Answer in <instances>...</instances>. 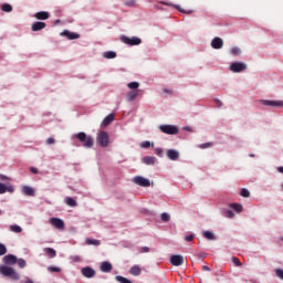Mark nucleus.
Listing matches in <instances>:
<instances>
[{
  "mask_svg": "<svg viewBox=\"0 0 283 283\" xmlns=\"http://www.w3.org/2000/svg\"><path fill=\"white\" fill-rule=\"evenodd\" d=\"M0 275H3V277H10L13 282L21 280V275L18 274L13 268L8 265H0Z\"/></svg>",
  "mask_w": 283,
  "mask_h": 283,
  "instance_id": "obj_1",
  "label": "nucleus"
},
{
  "mask_svg": "<svg viewBox=\"0 0 283 283\" xmlns=\"http://www.w3.org/2000/svg\"><path fill=\"white\" fill-rule=\"evenodd\" d=\"M73 138H77L86 149H92V147H94V138L92 136H87L84 132L77 133Z\"/></svg>",
  "mask_w": 283,
  "mask_h": 283,
  "instance_id": "obj_2",
  "label": "nucleus"
},
{
  "mask_svg": "<svg viewBox=\"0 0 283 283\" xmlns=\"http://www.w3.org/2000/svg\"><path fill=\"white\" fill-rule=\"evenodd\" d=\"M96 140H97L99 147H108L109 146V135L105 130H102L97 134Z\"/></svg>",
  "mask_w": 283,
  "mask_h": 283,
  "instance_id": "obj_3",
  "label": "nucleus"
},
{
  "mask_svg": "<svg viewBox=\"0 0 283 283\" xmlns=\"http://www.w3.org/2000/svg\"><path fill=\"white\" fill-rule=\"evenodd\" d=\"M247 63L244 62H232L230 64V72H233L234 74H240V72H247Z\"/></svg>",
  "mask_w": 283,
  "mask_h": 283,
  "instance_id": "obj_4",
  "label": "nucleus"
},
{
  "mask_svg": "<svg viewBox=\"0 0 283 283\" xmlns=\"http://www.w3.org/2000/svg\"><path fill=\"white\" fill-rule=\"evenodd\" d=\"M120 41L126 45H140V43H143V40H140L138 36L129 38L127 35H122Z\"/></svg>",
  "mask_w": 283,
  "mask_h": 283,
  "instance_id": "obj_5",
  "label": "nucleus"
},
{
  "mask_svg": "<svg viewBox=\"0 0 283 283\" xmlns=\"http://www.w3.org/2000/svg\"><path fill=\"white\" fill-rule=\"evenodd\" d=\"M159 129L163 134H168L169 136H176L179 132L175 125H161L159 126Z\"/></svg>",
  "mask_w": 283,
  "mask_h": 283,
  "instance_id": "obj_6",
  "label": "nucleus"
},
{
  "mask_svg": "<svg viewBox=\"0 0 283 283\" xmlns=\"http://www.w3.org/2000/svg\"><path fill=\"white\" fill-rule=\"evenodd\" d=\"M132 182L138 185V187H151V181L143 176H136L132 179Z\"/></svg>",
  "mask_w": 283,
  "mask_h": 283,
  "instance_id": "obj_7",
  "label": "nucleus"
},
{
  "mask_svg": "<svg viewBox=\"0 0 283 283\" xmlns=\"http://www.w3.org/2000/svg\"><path fill=\"white\" fill-rule=\"evenodd\" d=\"M170 263L172 266H182V264H185V256L180 254H174L170 258Z\"/></svg>",
  "mask_w": 283,
  "mask_h": 283,
  "instance_id": "obj_8",
  "label": "nucleus"
},
{
  "mask_svg": "<svg viewBox=\"0 0 283 283\" xmlns=\"http://www.w3.org/2000/svg\"><path fill=\"white\" fill-rule=\"evenodd\" d=\"M166 156L169 160H172V161L180 160V151L176 149H168L166 151Z\"/></svg>",
  "mask_w": 283,
  "mask_h": 283,
  "instance_id": "obj_9",
  "label": "nucleus"
},
{
  "mask_svg": "<svg viewBox=\"0 0 283 283\" xmlns=\"http://www.w3.org/2000/svg\"><path fill=\"white\" fill-rule=\"evenodd\" d=\"M262 105H265L266 107H283L282 101H271V99H262Z\"/></svg>",
  "mask_w": 283,
  "mask_h": 283,
  "instance_id": "obj_10",
  "label": "nucleus"
},
{
  "mask_svg": "<svg viewBox=\"0 0 283 283\" xmlns=\"http://www.w3.org/2000/svg\"><path fill=\"white\" fill-rule=\"evenodd\" d=\"M81 273L84 277L87 279H92L96 275V271L90 266L82 268Z\"/></svg>",
  "mask_w": 283,
  "mask_h": 283,
  "instance_id": "obj_11",
  "label": "nucleus"
},
{
  "mask_svg": "<svg viewBox=\"0 0 283 283\" xmlns=\"http://www.w3.org/2000/svg\"><path fill=\"white\" fill-rule=\"evenodd\" d=\"M224 46V41L221 38H214L211 41V48L213 50H222V48Z\"/></svg>",
  "mask_w": 283,
  "mask_h": 283,
  "instance_id": "obj_12",
  "label": "nucleus"
},
{
  "mask_svg": "<svg viewBox=\"0 0 283 283\" xmlns=\"http://www.w3.org/2000/svg\"><path fill=\"white\" fill-rule=\"evenodd\" d=\"M2 260H3L4 264H7L8 266H12V265L17 264V262H18V259L14 254L4 255Z\"/></svg>",
  "mask_w": 283,
  "mask_h": 283,
  "instance_id": "obj_13",
  "label": "nucleus"
},
{
  "mask_svg": "<svg viewBox=\"0 0 283 283\" xmlns=\"http://www.w3.org/2000/svg\"><path fill=\"white\" fill-rule=\"evenodd\" d=\"M50 224H52V227H55V229H64L65 227V222H63V220L60 218H51Z\"/></svg>",
  "mask_w": 283,
  "mask_h": 283,
  "instance_id": "obj_14",
  "label": "nucleus"
},
{
  "mask_svg": "<svg viewBox=\"0 0 283 283\" xmlns=\"http://www.w3.org/2000/svg\"><path fill=\"white\" fill-rule=\"evenodd\" d=\"M7 191L9 193H14V187H12V185L6 186V184L0 182V195L7 193Z\"/></svg>",
  "mask_w": 283,
  "mask_h": 283,
  "instance_id": "obj_15",
  "label": "nucleus"
},
{
  "mask_svg": "<svg viewBox=\"0 0 283 283\" xmlns=\"http://www.w3.org/2000/svg\"><path fill=\"white\" fill-rule=\"evenodd\" d=\"M112 263L109 261H104L101 263V271L102 273H112Z\"/></svg>",
  "mask_w": 283,
  "mask_h": 283,
  "instance_id": "obj_16",
  "label": "nucleus"
},
{
  "mask_svg": "<svg viewBox=\"0 0 283 283\" xmlns=\"http://www.w3.org/2000/svg\"><path fill=\"white\" fill-rule=\"evenodd\" d=\"M62 36H67L70 39V41H74V39H80L81 35L78 33H74V32H70L67 30H64L61 33Z\"/></svg>",
  "mask_w": 283,
  "mask_h": 283,
  "instance_id": "obj_17",
  "label": "nucleus"
},
{
  "mask_svg": "<svg viewBox=\"0 0 283 283\" xmlns=\"http://www.w3.org/2000/svg\"><path fill=\"white\" fill-rule=\"evenodd\" d=\"M35 19H39L41 21H45L50 19V13L46 11H40L34 14Z\"/></svg>",
  "mask_w": 283,
  "mask_h": 283,
  "instance_id": "obj_18",
  "label": "nucleus"
},
{
  "mask_svg": "<svg viewBox=\"0 0 283 283\" xmlns=\"http://www.w3.org/2000/svg\"><path fill=\"white\" fill-rule=\"evenodd\" d=\"M21 192L23 193V196H34V188L30 186H23L21 188Z\"/></svg>",
  "mask_w": 283,
  "mask_h": 283,
  "instance_id": "obj_19",
  "label": "nucleus"
},
{
  "mask_svg": "<svg viewBox=\"0 0 283 283\" xmlns=\"http://www.w3.org/2000/svg\"><path fill=\"white\" fill-rule=\"evenodd\" d=\"M114 122V114H109L107 115L103 122H102V127H107L108 125H112V123Z\"/></svg>",
  "mask_w": 283,
  "mask_h": 283,
  "instance_id": "obj_20",
  "label": "nucleus"
},
{
  "mask_svg": "<svg viewBox=\"0 0 283 283\" xmlns=\"http://www.w3.org/2000/svg\"><path fill=\"white\" fill-rule=\"evenodd\" d=\"M44 28H45V22H34L32 24V31L33 32H39L41 30H44Z\"/></svg>",
  "mask_w": 283,
  "mask_h": 283,
  "instance_id": "obj_21",
  "label": "nucleus"
},
{
  "mask_svg": "<svg viewBox=\"0 0 283 283\" xmlns=\"http://www.w3.org/2000/svg\"><path fill=\"white\" fill-rule=\"evenodd\" d=\"M137 96H138V91H129L126 94V99L128 101V103H132V101H136Z\"/></svg>",
  "mask_w": 283,
  "mask_h": 283,
  "instance_id": "obj_22",
  "label": "nucleus"
},
{
  "mask_svg": "<svg viewBox=\"0 0 283 283\" xmlns=\"http://www.w3.org/2000/svg\"><path fill=\"white\" fill-rule=\"evenodd\" d=\"M130 275L138 276L140 273H143V270H140V266L138 265H133L129 270Z\"/></svg>",
  "mask_w": 283,
  "mask_h": 283,
  "instance_id": "obj_23",
  "label": "nucleus"
},
{
  "mask_svg": "<svg viewBox=\"0 0 283 283\" xmlns=\"http://www.w3.org/2000/svg\"><path fill=\"white\" fill-rule=\"evenodd\" d=\"M142 160L145 165H156V157L146 156Z\"/></svg>",
  "mask_w": 283,
  "mask_h": 283,
  "instance_id": "obj_24",
  "label": "nucleus"
},
{
  "mask_svg": "<svg viewBox=\"0 0 283 283\" xmlns=\"http://www.w3.org/2000/svg\"><path fill=\"white\" fill-rule=\"evenodd\" d=\"M85 243H86L88 247H101V241H99V240H96V239H86V240H85Z\"/></svg>",
  "mask_w": 283,
  "mask_h": 283,
  "instance_id": "obj_25",
  "label": "nucleus"
},
{
  "mask_svg": "<svg viewBox=\"0 0 283 283\" xmlns=\"http://www.w3.org/2000/svg\"><path fill=\"white\" fill-rule=\"evenodd\" d=\"M43 252L46 253L49 258H54L56 255V250L53 248H44Z\"/></svg>",
  "mask_w": 283,
  "mask_h": 283,
  "instance_id": "obj_26",
  "label": "nucleus"
},
{
  "mask_svg": "<svg viewBox=\"0 0 283 283\" xmlns=\"http://www.w3.org/2000/svg\"><path fill=\"white\" fill-rule=\"evenodd\" d=\"M202 235L206 238V240H216V234L212 231H203Z\"/></svg>",
  "mask_w": 283,
  "mask_h": 283,
  "instance_id": "obj_27",
  "label": "nucleus"
},
{
  "mask_svg": "<svg viewBox=\"0 0 283 283\" xmlns=\"http://www.w3.org/2000/svg\"><path fill=\"white\" fill-rule=\"evenodd\" d=\"M230 52L232 56H240V54H242V50L239 46L232 48Z\"/></svg>",
  "mask_w": 283,
  "mask_h": 283,
  "instance_id": "obj_28",
  "label": "nucleus"
},
{
  "mask_svg": "<svg viewBox=\"0 0 283 283\" xmlns=\"http://www.w3.org/2000/svg\"><path fill=\"white\" fill-rule=\"evenodd\" d=\"M115 280H116V282H119V283H133L132 281H129V279L122 276V275L115 276Z\"/></svg>",
  "mask_w": 283,
  "mask_h": 283,
  "instance_id": "obj_29",
  "label": "nucleus"
},
{
  "mask_svg": "<svg viewBox=\"0 0 283 283\" xmlns=\"http://www.w3.org/2000/svg\"><path fill=\"white\" fill-rule=\"evenodd\" d=\"M104 59H116V52L108 51L103 53Z\"/></svg>",
  "mask_w": 283,
  "mask_h": 283,
  "instance_id": "obj_30",
  "label": "nucleus"
},
{
  "mask_svg": "<svg viewBox=\"0 0 283 283\" xmlns=\"http://www.w3.org/2000/svg\"><path fill=\"white\" fill-rule=\"evenodd\" d=\"M65 205H67V207H76V200H74V198L67 197L65 199Z\"/></svg>",
  "mask_w": 283,
  "mask_h": 283,
  "instance_id": "obj_31",
  "label": "nucleus"
},
{
  "mask_svg": "<svg viewBox=\"0 0 283 283\" xmlns=\"http://www.w3.org/2000/svg\"><path fill=\"white\" fill-rule=\"evenodd\" d=\"M127 87H128L129 90H138V88L140 87V83H138V82H129V83L127 84Z\"/></svg>",
  "mask_w": 283,
  "mask_h": 283,
  "instance_id": "obj_32",
  "label": "nucleus"
},
{
  "mask_svg": "<svg viewBox=\"0 0 283 283\" xmlns=\"http://www.w3.org/2000/svg\"><path fill=\"white\" fill-rule=\"evenodd\" d=\"M10 230H11L13 233H21V231H23V229L21 228V226H18V224L10 226Z\"/></svg>",
  "mask_w": 283,
  "mask_h": 283,
  "instance_id": "obj_33",
  "label": "nucleus"
},
{
  "mask_svg": "<svg viewBox=\"0 0 283 283\" xmlns=\"http://www.w3.org/2000/svg\"><path fill=\"white\" fill-rule=\"evenodd\" d=\"M46 270H48L50 273H61V268L54 266V265L48 266Z\"/></svg>",
  "mask_w": 283,
  "mask_h": 283,
  "instance_id": "obj_34",
  "label": "nucleus"
},
{
  "mask_svg": "<svg viewBox=\"0 0 283 283\" xmlns=\"http://www.w3.org/2000/svg\"><path fill=\"white\" fill-rule=\"evenodd\" d=\"M15 263H18V266L20 269H25V266H28V262L25 261V259H18Z\"/></svg>",
  "mask_w": 283,
  "mask_h": 283,
  "instance_id": "obj_35",
  "label": "nucleus"
},
{
  "mask_svg": "<svg viewBox=\"0 0 283 283\" xmlns=\"http://www.w3.org/2000/svg\"><path fill=\"white\" fill-rule=\"evenodd\" d=\"M231 209H233L234 211H237L238 213H241L242 211V205H238V203H231Z\"/></svg>",
  "mask_w": 283,
  "mask_h": 283,
  "instance_id": "obj_36",
  "label": "nucleus"
},
{
  "mask_svg": "<svg viewBox=\"0 0 283 283\" xmlns=\"http://www.w3.org/2000/svg\"><path fill=\"white\" fill-rule=\"evenodd\" d=\"M241 196H242L243 198H250V197H251V192L249 191V189L242 188V189H241Z\"/></svg>",
  "mask_w": 283,
  "mask_h": 283,
  "instance_id": "obj_37",
  "label": "nucleus"
},
{
  "mask_svg": "<svg viewBox=\"0 0 283 283\" xmlns=\"http://www.w3.org/2000/svg\"><path fill=\"white\" fill-rule=\"evenodd\" d=\"M161 220H163V222H169V220H171V216H169V213H167V212H163Z\"/></svg>",
  "mask_w": 283,
  "mask_h": 283,
  "instance_id": "obj_38",
  "label": "nucleus"
},
{
  "mask_svg": "<svg viewBox=\"0 0 283 283\" xmlns=\"http://www.w3.org/2000/svg\"><path fill=\"white\" fill-rule=\"evenodd\" d=\"M1 10L3 12H10L12 10V7L8 3L2 4Z\"/></svg>",
  "mask_w": 283,
  "mask_h": 283,
  "instance_id": "obj_39",
  "label": "nucleus"
},
{
  "mask_svg": "<svg viewBox=\"0 0 283 283\" xmlns=\"http://www.w3.org/2000/svg\"><path fill=\"white\" fill-rule=\"evenodd\" d=\"M70 260H72V262H83L81 255H72L70 256Z\"/></svg>",
  "mask_w": 283,
  "mask_h": 283,
  "instance_id": "obj_40",
  "label": "nucleus"
},
{
  "mask_svg": "<svg viewBox=\"0 0 283 283\" xmlns=\"http://www.w3.org/2000/svg\"><path fill=\"white\" fill-rule=\"evenodd\" d=\"M274 271H275L276 277L279 280H283V270L282 269H276Z\"/></svg>",
  "mask_w": 283,
  "mask_h": 283,
  "instance_id": "obj_41",
  "label": "nucleus"
},
{
  "mask_svg": "<svg viewBox=\"0 0 283 283\" xmlns=\"http://www.w3.org/2000/svg\"><path fill=\"white\" fill-rule=\"evenodd\" d=\"M140 147H142V149H148V147H151V143L150 142H143L142 144H140Z\"/></svg>",
  "mask_w": 283,
  "mask_h": 283,
  "instance_id": "obj_42",
  "label": "nucleus"
},
{
  "mask_svg": "<svg viewBox=\"0 0 283 283\" xmlns=\"http://www.w3.org/2000/svg\"><path fill=\"white\" fill-rule=\"evenodd\" d=\"M6 253H8V249L6 248V245L0 243V255H6Z\"/></svg>",
  "mask_w": 283,
  "mask_h": 283,
  "instance_id": "obj_43",
  "label": "nucleus"
},
{
  "mask_svg": "<svg viewBox=\"0 0 283 283\" xmlns=\"http://www.w3.org/2000/svg\"><path fill=\"white\" fill-rule=\"evenodd\" d=\"M226 218H235V213H233V211H231V210H227Z\"/></svg>",
  "mask_w": 283,
  "mask_h": 283,
  "instance_id": "obj_44",
  "label": "nucleus"
},
{
  "mask_svg": "<svg viewBox=\"0 0 283 283\" xmlns=\"http://www.w3.org/2000/svg\"><path fill=\"white\" fill-rule=\"evenodd\" d=\"M232 262L235 264V266H242V262H240L239 258H233Z\"/></svg>",
  "mask_w": 283,
  "mask_h": 283,
  "instance_id": "obj_45",
  "label": "nucleus"
},
{
  "mask_svg": "<svg viewBox=\"0 0 283 283\" xmlns=\"http://www.w3.org/2000/svg\"><path fill=\"white\" fill-rule=\"evenodd\" d=\"M155 151H156V155L159 156V158H163V154H164L163 148H156Z\"/></svg>",
  "mask_w": 283,
  "mask_h": 283,
  "instance_id": "obj_46",
  "label": "nucleus"
},
{
  "mask_svg": "<svg viewBox=\"0 0 283 283\" xmlns=\"http://www.w3.org/2000/svg\"><path fill=\"white\" fill-rule=\"evenodd\" d=\"M177 10H179V12H184L185 14H191L193 11H185V9H181L180 6H176Z\"/></svg>",
  "mask_w": 283,
  "mask_h": 283,
  "instance_id": "obj_47",
  "label": "nucleus"
},
{
  "mask_svg": "<svg viewBox=\"0 0 283 283\" xmlns=\"http://www.w3.org/2000/svg\"><path fill=\"white\" fill-rule=\"evenodd\" d=\"M208 147H211V143H206L200 145V149H208Z\"/></svg>",
  "mask_w": 283,
  "mask_h": 283,
  "instance_id": "obj_48",
  "label": "nucleus"
},
{
  "mask_svg": "<svg viewBox=\"0 0 283 283\" xmlns=\"http://www.w3.org/2000/svg\"><path fill=\"white\" fill-rule=\"evenodd\" d=\"M54 143H55V140H54V138H52V137H49V138L46 139V145H54Z\"/></svg>",
  "mask_w": 283,
  "mask_h": 283,
  "instance_id": "obj_49",
  "label": "nucleus"
},
{
  "mask_svg": "<svg viewBox=\"0 0 283 283\" xmlns=\"http://www.w3.org/2000/svg\"><path fill=\"white\" fill-rule=\"evenodd\" d=\"M186 242H191L193 240V234L185 237Z\"/></svg>",
  "mask_w": 283,
  "mask_h": 283,
  "instance_id": "obj_50",
  "label": "nucleus"
},
{
  "mask_svg": "<svg viewBox=\"0 0 283 283\" xmlns=\"http://www.w3.org/2000/svg\"><path fill=\"white\" fill-rule=\"evenodd\" d=\"M184 130H185V132L193 133V128H191V126H186V127H184Z\"/></svg>",
  "mask_w": 283,
  "mask_h": 283,
  "instance_id": "obj_51",
  "label": "nucleus"
},
{
  "mask_svg": "<svg viewBox=\"0 0 283 283\" xmlns=\"http://www.w3.org/2000/svg\"><path fill=\"white\" fill-rule=\"evenodd\" d=\"M30 171H31L32 174H39V169H38V168H34V167H31V168H30Z\"/></svg>",
  "mask_w": 283,
  "mask_h": 283,
  "instance_id": "obj_52",
  "label": "nucleus"
},
{
  "mask_svg": "<svg viewBox=\"0 0 283 283\" xmlns=\"http://www.w3.org/2000/svg\"><path fill=\"white\" fill-rule=\"evenodd\" d=\"M142 253H149V248L143 247L142 248Z\"/></svg>",
  "mask_w": 283,
  "mask_h": 283,
  "instance_id": "obj_53",
  "label": "nucleus"
},
{
  "mask_svg": "<svg viewBox=\"0 0 283 283\" xmlns=\"http://www.w3.org/2000/svg\"><path fill=\"white\" fill-rule=\"evenodd\" d=\"M0 180H10V178L6 175H0Z\"/></svg>",
  "mask_w": 283,
  "mask_h": 283,
  "instance_id": "obj_54",
  "label": "nucleus"
},
{
  "mask_svg": "<svg viewBox=\"0 0 283 283\" xmlns=\"http://www.w3.org/2000/svg\"><path fill=\"white\" fill-rule=\"evenodd\" d=\"M164 92L167 93V94H174V91L168 90V88H165Z\"/></svg>",
  "mask_w": 283,
  "mask_h": 283,
  "instance_id": "obj_55",
  "label": "nucleus"
},
{
  "mask_svg": "<svg viewBox=\"0 0 283 283\" xmlns=\"http://www.w3.org/2000/svg\"><path fill=\"white\" fill-rule=\"evenodd\" d=\"M202 271H211V269L209 266H207V265H203L202 266Z\"/></svg>",
  "mask_w": 283,
  "mask_h": 283,
  "instance_id": "obj_56",
  "label": "nucleus"
},
{
  "mask_svg": "<svg viewBox=\"0 0 283 283\" xmlns=\"http://www.w3.org/2000/svg\"><path fill=\"white\" fill-rule=\"evenodd\" d=\"M279 174H283V167L277 168Z\"/></svg>",
  "mask_w": 283,
  "mask_h": 283,
  "instance_id": "obj_57",
  "label": "nucleus"
},
{
  "mask_svg": "<svg viewBox=\"0 0 283 283\" xmlns=\"http://www.w3.org/2000/svg\"><path fill=\"white\" fill-rule=\"evenodd\" d=\"M22 283H34L32 280L22 281Z\"/></svg>",
  "mask_w": 283,
  "mask_h": 283,
  "instance_id": "obj_58",
  "label": "nucleus"
},
{
  "mask_svg": "<svg viewBox=\"0 0 283 283\" xmlns=\"http://www.w3.org/2000/svg\"><path fill=\"white\" fill-rule=\"evenodd\" d=\"M249 156H250V158H255L254 154H250Z\"/></svg>",
  "mask_w": 283,
  "mask_h": 283,
  "instance_id": "obj_59",
  "label": "nucleus"
},
{
  "mask_svg": "<svg viewBox=\"0 0 283 283\" xmlns=\"http://www.w3.org/2000/svg\"><path fill=\"white\" fill-rule=\"evenodd\" d=\"M218 104H219V107H221V106H222V102H221V101H218Z\"/></svg>",
  "mask_w": 283,
  "mask_h": 283,
  "instance_id": "obj_60",
  "label": "nucleus"
},
{
  "mask_svg": "<svg viewBox=\"0 0 283 283\" xmlns=\"http://www.w3.org/2000/svg\"><path fill=\"white\" fill-rule=\"evenodd\" d=\"M55 23H61V20H56Z\"/></svg>",
  "mask_w": 283,
  "mask_h": 283,
  "instance_id": "obj_61",
  "label": "nucleus"
},
{
  "mask_svg": "<svg viewBox=\"0 0 283 283\" xmlns=\"http://www.w3.org/2000/svg\"><path fill=\"white\" fill-rule=\"evenodd\" d=\"M200 256H201V258H205V254H201Z\"/></svg>",
  "mask_w": 283,
  "mask_h": 283,
  "instance_id": "obj_62",
  "label": "nucleus"
},
{
  "mask_svg": "<svg viewBox=\"0 0 283 283\" xmlns=\"http://www.w3.org/2000/svg\"><path fill=\"white\" fill-rule=\"evenodd\" d=\"M126 6H130V3H127V2H126Z\"/></svg>",
  "mask_w": 283,
  "mask_h": 283,
  "instance_id": "obj_63",
  "label": "nucleus"
},
{
  "mask_svg": "<svg viewBox=\"0 0 283 283\" xmlns=\"http://www.w3.org/2000/svg\"><path fill=\"white\" fill-rule=\"evenodd\" d=\"M0 216H1V210H0Z\"/></svg>",
  "mask_w": 283,
  "mask_h": 283,
  "instance_id": "obj_64",
  "label": "nucleus"
}]
</instances>
